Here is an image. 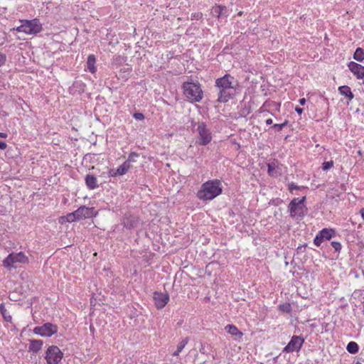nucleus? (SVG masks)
I'll return each instance as SVG.
<instances>
[{"instance_id": "nucleus-1", "label": "nucleus", "mask_w": 364, "mask_h": 364, "mask_svg": "<svg viewBox=\"0 0 364 364\" xmlns=\"http://www.w3.org/2000/svg\"><path fill=\"white\" fill-rule=\"evenodd\" d=\"M215 87L218 90V101L220 102H227L236 94L238 82L234 77L227 74L216 80Z\"/></svg>"}, {"instance_id": "nucleus-2", "label": "nucleus", "mask_w": 364, "mask_h": 364, "mask_svg": "<svg viewBox=\"0 0 364 364\" xmlns=\"http://www.w3.org/2000/svg\"><path fill=\"white\" fill-rule=\"evenodd\" d=\"M223 191L222 183L218 179L208 180L203 183L197 193V197L202 200H212Z\"/></svg>"}, {"instance_id": "nucleus-3", "label": "nucleus", "mask_w": 364, "mask_h": 364, "mask_svg": "<svg viewBox=\"0 0 364 364\" xmlns=\"http://www.w3.org/2000/svg\"><path fill=\"white\" fill-rule=\"evenodd\" d=\"M27 263H28V257L23 252H19L9 254L3 260L2 265L8 270H11Z\"/></svg>"}, {"instance_id": "nucleus-4", "label": "nucleus", "mask_w": 364, "mask_h": 364, "mask_svg": "<svg viewBox=\"0 0 364 364\" xmlns=\"http://www.w3.org/2000/svg\"><path fill=\"white\" fill-rule=\"evenodd\" d=\"M21 25L13 28L18 32L24 33L27 35H36L43 30L42 24L38 18L32 20H20Z\"/></svg>"}, {"instance_id": "nucleus-5", "label": "nucleus", "mask_w": 364, "mask_h": 364, "mask_svg": "<svg viewBox=\"0 0 364 364\" xmlns=\"http://www.w3.org/2000/svg\"><path fill=\"white\" fill-rule=\"evenodd\" d=\"M183 94L191 102H200L203 99V91L200 85L196 82H186L183 84Z\"/></svg>"}, {"instance_id": "nucleus-6", "label": "nucleus", "mask_w": 364, "mask_h": 364, "mask_svg": "<svg viewBox=\"0 0 364 364\" xmlns=\"http://www.w3.org/2000/svg\"><path fill=\"white\" fill-rule=\"evenodd\" d=\"M306 197L304 196L301 199L294 198L289 204L288 209L291 217L294 218H301L304 216L306 208L304 205Z\"/></svg>"}, {"instance_id": "nucleus-7", "label": "nucleus", "mask_w": 364, "mask_h": 364, "mask_svg": "<svg viewBox=\"0 0 364 364\" xmlns=\"http://www.w3.org/2000/svg\"><path fill=\"white\" fill-rule=\"evenodd\" d=\"M196 125V131L198 132L196 144L201 146L208 144L213 139L211 131L204 122H198Z\"/></svg>"}, {"instance_id": "nucleus-8", "label": "nucleus", "mask_w": 364, "mask_h": 364, "mask_svg": "<svg viewBox=\"0 0 364 364\" xmlns=\"http://www.w3.org/2000/svg\"><path fill=\"white\" fill-rule=\"evenodd\" d=\"M63 357V353L56 346H50L46 351L45 359L47 364H58Z\"/></svg>"}, {"instance_id": "nucleus-9", "label": "nucleus", "mask_w": 364, "mask_h": 364, "mask_svg": "<svg viewBox=\"0 0 364 364\" xmlns=\"http://www.w3.org/2000/svg\"><path fill=\"white\" fill-rule=\"evenodd\" d=\"M33 333L43 337H50L58 331V326L51 323H46L42 326H36Z\"/></svg>"}, {"instance_id": "nucleus-10", "label": "nucleus", "mask_w": 364, "mask_h": 364, "mask_svg": "<svg viewBox=\"0 0 364 364\" xmlns=\"http://www.w3.org/2000/svg\"><path fill=\"white\" fill-rule=\"evenodd\" d=\"M304 343V339L299 336H294L291 337L289 343L284 347L283 352L292 353L299 351Z\"/></svg>"}, {"instance_id": "nucleus-11", "label": "nucleus", "mask_w": 364, "mask_h": 364, "mask_svg": "<svg viewBox=\"0 0 364 364\" xmlns=\"http://www.w3.org/2000/svg\"><path fill=\"white\" fill-rule=\"evenodd\" d=\"M77 218L78 220L85 218H90L96 215L94 208H88L85 205L80 206L75 210Z\"/></svg>"}, {"instance_id": "nucleus-12", "label": "nucleus", "mask_w": 364, "mask_h": 364, "mask_svg": "<svg viewBox=\"0 0 364 364\" xmlns=\"http://www.w3.org/2000/svg\"><path fill=\"white\" fill-rule=\"evenodd\" d=\"M153 298L158 309L164 308L169 300V296L167 293L154 292Z\"/></svg>"}, {"instance_id": "nucleus-13", "label": "nucleus", "mask_w": 364, "mask_h": 364, "mask_svg": "<svg viewBox=\"0 0 364 364\" xmlns=\"http://www.w3.org/2000/svg\"><path fill=\"white\" fill-rule=\"evenodd\" d=\"M348 66L358 79L363 80V83L364 84V66L355 62L349 63Z\"/></svg>"}, {"instance_id": "nucleus-14", "label": "nucleus", "mask_w": 364, "mask_h": 364, "mask_svg": "<svg viewBox=\"0 0 364 364\" xmlns=\"http://www.w3.org/2000/svg\"><path fill=\"white\" fill-rule=\"evenodd\" d=\"M139 223V218L134 215L126 216L124 218V227L127 229H132L137 226Z\"/></svg>"}, {"instance_id": "nucleus-15", "label": "nucleus", "mask_w": 364, "mask_h": 364, "mask_svg": "<svg viewBox=\"0 0 364 364\" xmlns=\"http://www.w3.org/2000/svg\"><path fill=\"white\" fill-rule=\"evenodd\" d=\"M268 173L269 176L274 177L281 174V168L277 161L268 164Z\"/></svg>"}, {"instance_id": "nucleus-16", "label": "nucleus", "mask_w": 364, "mask_h": 364, "mask_svg": "<svg viewBox=\"0 0 364 364\" xmlns=\"http://www.w3.org/2000/svg\"><path fill=\"white\" fill-rule=\"evenodd\" d=\"M30 345L28 347V351L32 352L33 353H38L43 345V341L42 340H36V339H31L29 340Z\"/></svg>"}, {"instance_id": "nucleus-17", "label": "nucleus", "mask_w": 364, "mask_h": 364, "mask_svg": "<svg viewBox=\"0 0 364 364\" xmlns=\"http://www.w3.org/2000/svg\"><path fill=\"white\" fill-rule=\"evenodd\" d=\"M211 15L213 16L220 18L223 16H228V10L225 6H215L211 9Z\"/></svg>"}, {"instance_id": "nucleus-18", "label": "nucleus", "mask_w": 364, "mask_h": 364, "mask_svg": "<svg viewBox=\"0 0 364 364\" xmlns=\"http://www.w3.org/2000/svg\"><path fill=\"white\" fill-rule=\"evenodd\" d=\"M85 183L90 190L95 189L98 187L97 180L93 175L87 174L85 176Z\"/></svg>"}, {"instance_id": "nucleus-19", "label": "nucleus", "mask_w": 364, "mask_h": 364, "mask_svg": "<svg viewBox=\"0 0 364 364\" xmlns=\"http://www.w3.org/2000/svg\"><path fill=\"white\" fill-rule=\"evenodd\" d=\"M96 58L94 55H89L87 60V68L91 73L96 72L95 68Z\"/></svg>"}, {"instance_id": "nucleus-20", "label": "nucleus", "mask_w": 364, "mask_h": 364, "mask_svg": "<svg viewBox=\"0 0 364 364\" xmlns=\"http://www.w3.org/2000/svg\"><path fill=\"white\" fill-rule=\"evenodd\" d=\"M318 234L323 240H330L332 237L335 235V230L333 229L324 228L321 230Z\"/></svg>"}, {"instance_id": "nucleus-21", "label": "nucleus", "mask_w": 364, "mask_h": 364, "mask_svg": "<svg viewBox=\"0 0 364 364\" xmlns=\"http://www.w3.org/2000/svg\"><path fill=\"white\" fill-rule=\"evenodd\" d=\"M338 91L341 95H344L351 100L354 97V95L350 90V88L347 85H343L338 87Z\"/></svg>"}, {"instance_id": "nucleus-22", "label": "nucleus", "mask_w": 364, "mask_h": 364, "mask_svg": "<svg viewBox=\"0 0 364 364\" xmlns=\"http://www.w3.org/2000/svg\"><path fill=\"white\" fill-rule=\"evenodd\" d=\"M225 329L226 331L232 336L242 337V333L238 330V328L232 324H228L225 326Z\"/></svg>"}, {"instance_id": "nucleus-23", "label": "nucleus", "mask_w": 364, "mask_h": 364, "mask_svg": "<svg viewBox=\"0 0 364 364\" xmlns=\"http://www.w3.org/2000/svg\"><path fill=\"white\" fill-rule=\"evenodd\" d=\"M189 341V338L183 339L177 346V349L173 353V356H178L179 353L183 350L185 346L187 345Z\"/></svg>"}, {"instance_id": "nucleus-24", "label": "nucleus", "mask_w": 364, "mask_h": 364, "mask_svg": "<svg viewBox=\"0 0 364 364\" xmlns=\"http://www.w3.org/2000/svg\"><path fill=\"white\" fill-rule=\"evenodd\" d=\"M131 168V164H128V162H124L117 168V173L119 176L124 175Z\"/></svg>"}, {"instance_id": "nucleus-25", "label": "nucleus", "mask_w": 364, "mask_h": 364, "mask_svg": "<svg viewBox=\"0 0 364 364\" xmlns=\"http://www.w3.org/2000/svg\"><path fill=\"white\" fill-rule=\"evenodd\" d=\"M346 349L348 353L351 354H355L358 352L359 347L357 343L354 341H350L348 343Z\"/></svg>"}, {"instance_id": "nucleus-26", "label": "nucleus", "mask_w": 364, "mask_h": 364, "mask_svg": "<svg viewBox=\"0 0 364 364\" xmlns=\"http://www.w3.org/2000/svg\"><path fill=\"white\" fill-rule=\"evenodd\" d=\"M353 58L357 61H363L364 60V50L361 48H358L354 53Z\"/></svg>"}, {"instance_id": "nucleus-27", "label": "nucleus", "mask_w": 364, "mask_h": 364, "mask_svg": "<svg viewBox=\"0 0 364 364\" xmlns=\"http://www.w3.org/2000/svg\"><path fill=\"white\" fill-rule=\"evenodd\" d=\"M139 156V154L136 152H132L129 156L127 161L125 162H128V164H131L132 162H135V159Z\"/></svg>"}, {"instance_id": "nucleus-28", "label": "nucleus", "mask_w": 364, "mask_h": 364, "mask_svg": "<svg viewBox=\"0 0 364 364\" xmlns=\"http://www.w3.org/2000/svg\"><path fill=\"white\" fill-rule=\"evenodd\" d=\"M67 220L69 223H72L75 220H78L77 218V215L75 214V211L67 215Z\"/></svg>"}, {"instance_id": "nucleus-29", "label": "nucleus", "mask_w": 364, "mask_h": 364, "mask_svg": "<svg viewBox=\"0 0 364 364\" xmlns=\"http://www.w3.org/2000/svg\"><path fill=\"white\" fill-rule=\"evenodd\" d=\"M304 187L303 186H299L296 185L294 183H291L289 184V190L290 192H293L294 190H301L304 189Z\"/></svg>"}, {"instance_id": "nucleus-30", "label": "nucleus", "mask_w": 364, "mask_h": 364, "mask_svg": "<svg viewBox=\"0 0 364 364\" xmlns=\"http://www.w3.org/2000/svg\"><path fill=\"white\" fill-rule=\"evenodd\" d=\"M331 245L333 247V249L335 250V251H336L338 252H339L341 251V247H342L341 242H336V241L331 242Z\"/></svg>"}, {"instance_id": "nucleus-31", "label": "nucleus", "mask_w": 364, "mask_h": 364, "mask_svg": "<svg viewBox=\"0 0 364 364\" xmlns=\"http://www.w3.org/2000/svg\"><path fill=\"white\" fill-rule=\"evenodd\" d=\"M287 125V122L282 124H275L272 126V128L277 132L281 131Z\"/></svg>"}, {"instance_id": "nucleus-32", "label": "nucleus", "mask_w": 364, "mask_h": 364, "mask_svg": "<svg viewBox=\"0 0 364 364\" xmlns=\"http://www.w3.org/2000/svg\"><path fill=\"white\" fill-rule=\"evenodd\" d=\"M333 166V162L332 161H326L323 164L322 168L324 171H327L328 169L331 168Z\"/></svg>"}, {"instance_id": "nucleus-33", "label": "nucleus", "mask_w": 364, "mask_h": 364, "mask_svg": "<svg viewBox=\"0 0 364 364\" xmlns=\"http://www.w3.org/2000/svg\"><path fill=\"white\" fill-rule=\"evenodd\" d=\"M323 240L321 237L320 235L318 234L314 240V243L316 246L319 247L321 244L323 242Z\"/></svg>"}, {"instance_id": "nucleus-34", "label": "nucleus", "mask_w": 364, "mask_h": 364, "mask_svg": "<svg viewBox=\"0 0 364 364\" xmlns=\"http://www.w3.org/2000/svg\"><path fill=\"white\" fill-rule=\"evenodd\" d=\"M133 117L136 120H143L144 119V115L140 112L134 113Z\"/></svg>"}, {"instance_id": "nucleus-35", "label": "nucleus", "mask_w": 364, "mask_h": 364, "mask_svg": "<svg viewBox=\"0 0 364 364\" xmlns=\"http://www.w3.org/2000/svg\"><path fill=\"white\" fill-rule=\"evenodd\" d=\"M109 176L111 177L119 176V174L117 173V169H110L109 171Z\"/></svg>"}, {"instance_id": "nucleus-36", "label": "nucleus", "mask_w": 364, "mask_h": 364, "mask_svg": "<svg viewBox=\"0 0 364 364\" xmlns=\"http://www.w3.org/2000/svg\"><path fill=\"white\" fill-rule=\"evenodd\" d=\"M6 55L0 53V67L5 63Z\"/></svg>"}, {"instance_id": "nucleus-37", "label": "nucleus", "mask_w": 364, "mask_h": 364, "mask_svg": "<svg viewBox=\"0 0 364 364\" xmlns=\"http://www.w3.org/2000/svg\"><path fill=\"white\" fill-rule=\"evenodd\" d=\"M203 14L201 13H196L192 15V17L196 19H199L202 17Z\"/></svg>"}, {"instance_id": "nucleus-38", "label": "nucleus", "mask_w": 364, "mask_h": 364, "mask_svg": "<svg viewBox=\"0 0 364 364\" xmlns=\"http://www.w3.org/2000/svg\"><path fill=\"white\" fill-rule=\"evenodd\" d=\"M7 147V145L5 142L0 141V149L4 150Z\"/></svg>"}, {"instance_id": "nucleus-39", "label": "nucleus", "mask_w": 364, "mask_h": 364, "mask_svg": "<svg viewBox=\"0 0 364 364\" xmlns=\"http://www.w3.org/2000/svg\"><path fill=\"white\" fill-rule=\"evenodd\" d=\"M295 111H296L298 114H301L303 112V109H302V108H301V107H296V108H295Z\"/></svg>"}, {"instance_id": "nucleus-40", "label": "nucleus", "mask_w": 364, "mask_h": 364, "mask_svg": "<svg viewBox=\"0 0 364 364\" xmlns=\"http://www.w3.org/2000/svg\"><path fill=\"white\" fill-rule=\"evenodd\" d=\"M299 102L301 105H304L306 103V99L305 98H301L299 100Z\"/></svg>"}, {"instance_id": "nucleus-41", "label": "nucleus", "mask_w": 364, "mask_h": 364, "mask_svg": "<svg viewBox=\"0 0 364 364\" xmlns=\"http://www.w3.org/2000/svg\"><path fill=\"white\" fill-rule=\"evenodd\" d=\"M8 136L7 134L5 132H0V137L6 138Z\"/></svg>"}, {"instance_id": "nucleus-42", "label": "nucleus", "mask_w": 364, "mask_h": 364, "mask_svg": "<svg viewBox=\"0 0 364 364\" xmlns=\"http://www.w3.org/2000/svg\"><path fill=\"white\" fill-rule=\"evenodd\" d=\"M272 122H273V121H272V119H267L266 120V124H272Z\"/></svg>"}, {"instance_id": "nucleus-43", "label": "nucleus", "mask_w": 364, "mask_h": 364, "mask_svg": "<svg viewBox=\"0 0 364 364\" xmlns=\"http://www.w3.org/2000/svg\"><path fill=\"white\" fill-rule=\"evenodd\" d=\"M360 213H361V216H362L363 219L364 220V209H362L360 210Z\"/></svg>"}, {"instance_id": "nucleus-44", "label": "nucleus", "mask_w": 364, "mask_h": 364, "mask_svg": "<svg viewBox=\"0 0 364 364\" xmlns=\"http://www.w3.org/2000/svg\"><path fill=\"white\" fill-rule=\"evenodd\" d=\"M279 306H290V305L287 304L280 305Z\"/></svg>"}, {"instance_id": "nucleus-45", "label": "nucleus", "mask_w": 364, "mask_h": 364, "mask_svg": "<svg viewBox=\"0 0 364 364\" xmlns=\"http://www.w3.org/2000/svg\"><path fill=\"white\" fill-rule=\"evenodd\" d=\"M355 364H362V363L358 361V362H356Z\"/></svg>"}]
</instances>
